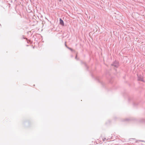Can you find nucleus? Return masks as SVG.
Wrapping results in <instances>:
<instances>
[{
    "label": "nucleus",
    "mask_w": 145,
    "mask_h": 145,
    "mask_svg": "<svg viewBox=\"0 0 145 145\" xmlns=\"http://www.w3.org/2000/svg\"><path fill=\"white\" fill-rule=\"evenodd\" d=\"M67 48H68L70 50H72V49L70 48H69V47H67Z\"/></svg>",
    "instance_id": "obj_5"
},
{
    "label": "nucleus",
    "mask_w": 145,
    "mask_h": 145,
    "mask_svg": "<svg viewBox=\"0 0 145 145\" xmlns=\"http://www.w3.org/2000/svg\"><path fill=\"white\" fill-rule=\"evenodd\" d=\"M129 120V119H125V120L126 121L128 120Z\"/></svg>",
    "instance_id": "obj_6"
},
{
    "label": "nucleus",
    "mask_w": 145,
    "mask_h": 145,
    "mask_svg": "<svg viewBox=\"0 0 145 145\" xmlns=\"http://www.w3.org/2000/svg\"><path fill=\"white\" fill-rule=\"evenodd\" d=\"M139 141H141V142H144V141H143V140H139Z\"/></svg>",
    "instance_id": "obj_7"
},
{
    "label": "nucleus",
    "mask_w": 145,
    "mask_h": 145,
    "mask_svg": "<svg viewBox=\"0 0 145 145\" xmlns=\"http://www.w3.org/2000/svg\"><path fill=\"white\" fill-rule=\"evenodd\" d=\"M65 46H66V47H67V48L68 47H67V45H66V44H65Z\"/></svg>",
    "instance_id": "obj_8"
},
{
    "label": "nucleus",
    "mask_w": 145,
    "mask_h": 145,
    "mask_svg": "<svg viewBox=\"0 0 145 145\" xmlns=\"http://www.w3.org/2000/svg\"><path fill=\"white\" fill-rule=\"evenodd\" d=\"M59 22H59L60 24L62 26L64 25V22H63V20L61 18H60V19H59Z\"/></svg>",
    "instance_id": "obj_3"
},
{
    "label": "nucleus",
    "mask_w": 145,
    "mask_h": 145,
    "mask_svg": "<svg viewBox=\"0 0 145 145\" xmlns=\"http://www.w3.org/2000/svg\"><path fill=\"white\" fill-rule=\"evenodd\" d=\"M59 1H61V0H58Z\"/></svg>",
    "instance_id": "obj_10"
},
{
    "label": "nucleus",
    "mask_w": 145,
    "mask_h": 145,
    "mask_svg": "<svg viewBox=\"0 0 145 145\" xmlns=\"http://www.w3.org/2000/svg\"><path fill=\"white\" fill-rule=\"evenodd\" d=\"M137 76L138 79V80L141 81H143V78L142 75L138 74H137Z\"/></svg>",
    "instance_id": "obj_1"
},
{
    "label": "nucleus",
    "mask_w": 145,
    "mask_h": 145,
    "mask_svg": "<svg viewBox=\"0 0 145 145\" xmlns=\"http://www.w3.org/2000/svg\"><path fill=\"white\" fill-rule=\"evenodd\" d=\"M77 55H76V57H75V59H76V58H77Z\"/></svg>",
    "instance_id": "obj_9"
},
{
    "label": "nucleus",
    "mask_w": 145,
    "mask_h": 145,
    "mask_svg": "<svg viewBox=\"0 0 145 145\" xmlns=\"http://www.w3.org/2000/svg\"><path fill=\"white\" fill-rule=\"evenodd\" d=\"M112 65H113L116 67H117L119 65L118 63L116 61L114 62L112 64Z\"/></svg>",
    "instance_id": "obj_2"
},
{
    "label": "nucleus",
    "mask_w": 145,
    "mask_h": 145,
    "mask_svg": "<svg viewBox=\"0 0 145 145\" xmlns=\"http://www.w3.org/2000/svg\"><path fill=\"white\" fill-rule=\"evenodd\" d=\"M106 138H103V141H105V140H106Z\"/></svg>",
    "instance_id": "obj_4"
}]
</instances>
